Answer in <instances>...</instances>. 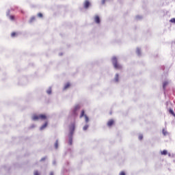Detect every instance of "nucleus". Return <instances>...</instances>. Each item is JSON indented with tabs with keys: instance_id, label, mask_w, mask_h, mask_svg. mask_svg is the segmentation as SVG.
Segmentation results:
<instances>
[{
	"instance_id": "obj_1",
	"label": "nucleus",
	"mask_w": 175,
	"mask_h": 175,
	"mask_svg": "<svg viewBox=\"0 0 175 175\" xmlns=\"http://www.w3.org/2000/svg\"><path fill=\"white\" fill-rule=\"evenodd\" d=\"M33 121H38V120H47V116L46 114L33 115L32 117Z\"/></svg>"
},
{
	"instance_id": "obj_2",
	"label": "nucleus",
	"mask_w": 175,
	"mask_h": 175,
	"mask_svg": "<svg viewBox=\"0 0 175 175\" xmlns=\"http://www.w3.org/2000/svg\"><path fill=\"white\" fill-rule=\"evenodd\" d=\"M112 64L114 66L115 69H122V66L118 64V59H117L116 57H112Z\"/></svg>"
},
{
	"instance_id": "obj_3",
	"label": "nucleus",
	"mask_w": 175,
	"mask_h": 175,
	"mask_svg": "<svg viewBox=\"0 0 175 175\" xmlns=\"http://www.w3.org/2000/svg\"><path fill=\"white\" fill-rule=\"evenodd\" d=\"M90 5H91V3L88 0L85 1L83 4L85 9H88V8H90Z\"/></svg>"
},
{
	"instance_id": "obj_4",
	"label": "nucleus",
	"mask_w": 175,
	"mask_h": 175,
	"mask_svg": "<svg viewBox=\"0 0 175 175\" xmlns=\"http://www.w3.org/2000/svg\"><path fill=\"white\" fill-rule=\"evenodd\" d=\"M107 126H113L114 125V120L113 119L109 120L107 124Z\"/></svg>"
},
{
	"instance_id": "obj_5",
	"label": "nucleus",
	"mask_w": 175,
	"mask_h": 175,
	"mask_svg": "<svg viewBox=\"0 0 175 175\" xmlns=\"http://www.w3.org/2000/svg\"><path fill=\"white\" fill-rule=\"evenodd\" d=\"M94 21L96 24H100V18H99V16H96L94 17Z\"/></svg>"
},
{
	"instance_id": "obj_6",
	"label": "nucleus",
	"mask_w": 175,
	"mask_h": 175,
	"mask_svg": "<svg viewBox=\"0 0 175 175\" xmlns=\"http://www.w3.org/2000/svg\"><path fill=\"white\" fill-rule=\"evenodd\" d=\"M79 109H80V105H77V106H75V109H74V110H73V113H74V114H75V116L77 115V113H76V111H77V110H79Z\"/></svg>"
},
{
	"instance_id": "obj_7",
	"label": "nucleus",
	"mask_w": 175,
	"mask_h": 175,
	"mask_svg": "<svg viewBox=\"0 0 175 175\" xmlns=\"http://www.w3.org/2000/svg\"><path fill=\"white\" fill-rule=\"evenodd\" d=\"M48 124H49V123H48L47 122H46L40 127V130H41V131H43V129H44V128H46Z\"/></svg>"
},
{
	"instance_id": "obj_8",
	"label": "nucleus",
	"mask_w": 175,
	"mask_h": 175,
	"mask_svg": "<svg viewBox=\"0 0 175 175\" xmlns=\"http://www.w3.org/2000/svg\"><path fill=\"white\" fill-rule=\"evenodd\" d=\"M119 80H120V76L118 75V74H116L115 76V81L116 83H118Z\"/></svg>"
},
{
	"instance_id": "obj_9",
	"label": "nucleus",
	"mask_w": 175,
	"mask_h": 175,
	"mask_svg": "<svg viewBox=\"0 0 175 175\" xmlns=\"http://www.w3.org/2000/svg\"><path fill=\"white\" fill-rule=\"evenodd\" d=\"M69 87H70V83H66V85H64V90H68Z\"/></svg>"
},
{
	"instance_id": "obj_10",
	"label": "nucleus",
	"mask_w": 175,
	"mask_h": 175,
	"mask_svg": "<svg viewBox=\"0 0 175 175\" xmlns=\"http://www.w3.org/2000/svg\"><path fill=\"white\" fill-rule=\"evenodd\" d=\"M167 84H169V82H167V81L163 82V90H165V88H166V86L167 85Z\"/></svg>"
},
{
	"instance_id": "obj_11",
	"label": "nucleus",
	"mask_w": 175,
	"mask_h": 175,
	"mask_svg": "<svg viewBox=\"0 0 175 175\" xmlns=\"http://www.w3.org/2000/svg\"><path fill=\"white\" fill-rule=\"evenodd\" d=\"M82 117H85V114L84 110H82V111H81V116H80V118H82Z\"/></svg>"
},
{
	"instance_id": "obj_12",
	"label": "nucleus",
	"mask_w": 175,
	"mask_h": 175,
	"mask_svg": "<svg viewBox=\"0 0 175 175\" xmlns=\"http://www.w3.org/2000/svg\"><path fill=\"white\" fill-rule=\"evenodd\" d=\"M70 131H72V132H74V131H75V124H72V125L70 126Z\"/></svg>"
},
{
	"instance_id": "obj_13",
	"label": "nucleus",
	"mask_w": 175,
	"mask_h": 175,
	"mask_svg": "<svg viewBox=\"0 0 175 175\" xmlns=\"http://www.w3.org/2000/svg\"><path fill=\"white\" fill-rule=\"evenodd\" d=\"M161 155H167V150H164L161 151Z\"/></svg>"
},
{
	"instance_id": "obj_14",
	"label": "nucleus",
	"mask_w": 175,
	"mask_h": 175,
	"mask_svg": "<svg viewBox=\"0 0 175 175\" xmlns=\"http://www.w3.org/2000/svg\"><path fill=\"white\" fill-rule=\"evenodd\" d=\"M169 112L170 113V114H172V116H175L174 111H173L172 109L169 110Z\"/></svg>"
},
{
	"instance_id": "obj_15",
	"label": "nucleus",
	"mask_w": 175,
	"mask_h": 175,
	"mask_svg": "<svg viewBox=\"0 0 175 175\" xmlns=\"http://www.w3.org/2000/svg\"><path fill=\"white\" fill-rule=\"evenodd\" d=\"M35 20H36L35 16L31 17L30 19V23H33V21H35Z\"/></svg>"
},
{
	"instance_id": "obj_16",
	"label": "nucleus",
	"mask_w": 175,
	"mask_h": 175,
	"mask_svg": "<svg viewBox=\"0 0 175 175\" xmlns=\"http://www.w3.org/2000/svg\"><path fill=\"white\" fill-rule=\"evenodd\" d=\"M163 135H164V136H166V135H167V131H166V130L163 129Z\"/></svg>"
},
{
	"instance_id": "obj_17",
	"label": "nucleus",
	"mask_w": 175,
	"mask_h": 175,
	"mask_svg": "<svg viewBox=\"0 0 175 175\" xmlns=\"http://www.w3.org/2000/svg\"><path fill=\"white\" fill-rule=\"evenodd\" d=\"M38 17H40V18H42V17H43V14H42V13H38Z\"/></svg>"
},
{
	"instance_id": "obj_18",
	"label": "nucleus",
	"mask_w": 175,
	"mask_h": 175,
	"mask_svg": "<svg viewBox=\"0 0 175 175\" xmlns=\"http://www.w3.org/2000/svg\"><path fill=\"white\" fill-rule=\"evenodd\" d=\"M16 35H17V33H16V32H12V33H11L12 38H14V36H16Z\"/></svg>"
},
{
	"instance_id": "obj_19",
	"label": "nucleus",
	"mask_w": 175,
	"mask_h": 175,
	"mask_svg": "<svg viewBox=\"0 0 175 175\" xmlns=\"http://www.w3.org/2000/svg\"><path fill=\"white\" fill-rule=\"evenodd\" d=\"M85 120L86 122H88L89 118H88V116H87V115H85Z\"/></svg>"
},
{
	"instance_id": "obj_20",
	"label": "nucleus",
	"mask_w": 175,
	"mask_h": 175,
	"mask_svg": "<svg viewBox=\"0 0 175 175\" xmlns=\"http://www.w3.org/2000/svg\"><path fill=\"white\" fill-rule=\"evenodd\" d=\"M88 129V125H85L83 126V131H87Z\"/></svg>"
},
{
	"instance_id": "obj_21",
	"label": "nucleus",
	"mask_w": 175,
	"mask_h": 175,
	"mask_svg": "<svg viewBox=\"0 0 175 175\" xmlns=\"http://www.w3.org/2000/svg\"><path fill=\"white\" fill-rule=\"evenodd\" d=\"M72 142H73V141H72V138H70V139H69V141H68V143H69L70 146H72Z\"/></svg>"
},
{
	"instance_id": "obj_22",
	"label": "nucleus",
	"mask_w": 175,
	"mask_h": 175,
	"mask_svg": "<svg viewBox=\"0 0 175 175\" xmlns=\"http://www.w3.org/2000/svg\"><path fill=\"white\" fill-rule=\"evenodd\" d=\"M138 139L139 140H143V135H139Z\"/></svg>"
},
{
	"instance_id": "obj_23",
	"label": "nucleus",
	"mask_w": 175,
	"mask_h": 175,
	"mask_svg": "<svg viewBox=\"0 0 175 175\" xmlns=\"http://www.w3.org/2000/svg\"><path fill=\"white\" fill-rule=\"evenodd\" d=\"M55 148H58V141H56V142L55 144Z\"/></svg>"
},
{
	"instance_id": "obj_24",
	"label": "nucleus",
	"mask_w": 175,
	"mask_h": 175,
	"mask_svg": "<svg viewBox=\"0 0 175 175\" xmlns=\"http://www.w3.org/2000/svg\"><path fill=\"white\" fill-rule=\"evenodd\" d=\"M10 19L12 20V21H13L14 20V16H10Z\"/></svg>"
},
{
	"instance_id": "obj_25",
	"label": "nucleus",
	"mask_w": 175,
	"mask_h": 175,
	"mask_svg": "<svg viewBox=\"0 0 175 175\" xmlns=\"http://www.w3.org/2000/svg\"><path fill=\"white\" fill-rule=\"evenodd\" d=\"M46 92L49 95H50V94H51V89H49Z\"/></svg>"
},
{
	"instance_id": "obj_26",
	"label": "nucleus",
	"mask_w": 175,
	"mask_h": 175,
	"mask_svg": "<svg viewBox=\"0 0 175 175\" xmlns=\"http://www.w3.org/2000/svg\"><path fill=\"white\" fill-rule=\"evenodd\" d=\"M119 175H125V172L122 171V172L119 174Z\"/></svg>"
},
{
	"instance_id": "obj_27",
	"label": "nucleus",
	"mask_w": 175,
	"mask_h": 175,
	"mask_svg": "<svg viewBox=\"0 0 175 175\" xmlns=\"http://www.w3.org/2000/svg\"><path fill=\"white\" fill-rule=\"evenodd\" d=\"M34 175H40V174H39V172L35 171V172H34Z\"/></svg>"
},
{
	"instance_id": "obj_28",
	"label": "nucleus",
	"mask_w": 175,
	"mask_h": 175,
	"mask_svg": "<svg viewBox=\"0 0 175 175\" xmlns=\"http://www.w3.org/2000/svg\"><path fill=\"white\" fill-rule=\"evenodd\" d=\"M171 23H175V18H172L170 20Z\"/></svg>"
},
{
	"instance_id": "obj_29",
	"label": "nucleus",
	"mask_w": 175,
	"mask_h": 175,
	"mask_svg": "<svg viewBox=\"0 0 175 175\" xmlns=\"http://www.w3.org/2000/svg\"><path fill=\"white\" fill-rule=\"evenodd\" d=\"M105 2H106V0H102V4L103 5H105Z\"/></svg>"
},
{
	"instance_id": "obj_30",
	"label": "nucleus",
	"mask_w": 175,
	"mask_h": 175,
	"mask_svg": "<svg viewBox=\"0 0 175 175\" xmlns=\"http://www.w3.org/2000/svg\"><path fill=\"white\" fill-rule=\"evenodd\" d=\"M46 161V157H43L41 159V161Z\"/></svg>"
},
{
	"instance_id": "obj_31",
	"label": "nucleus",
	"mask_w": 175,
	"mask_h": 175,
	"mask_svg": "<svg viewBox=\"0 0 175 175\" xmlns=\"http://www.w3.org/2000/svg\"><path fill=\"white\" fill-rule=\"evenodd\" d=\"M50 175H54V174H53V172H51V173L50 174Z\"/></svg>"
}]
</instances>
